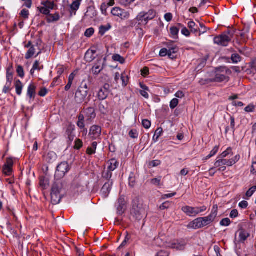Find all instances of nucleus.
Returning <instances> with one entry per match:
<instances>
[{
  "label": "nucleus",
  "mask_w": 256,
  "mask_h": 256,
  "mask_svg": "<svg viewBox=\"0 0 256 256\" xmlns=\"http://www.w3.org/2000/svg\"><path fill=\"white\" fill-rule=\"evenodd\" d=\"M88 94V92L82 90V88H78L74 96V100L77 104L82 103Z\"/></svg>",
  "instance_id": "nucleus-12"
},
{
  "label": "nucleus",
  "mask_w": 256,
  "mask_h": 256,
  "mask_svg": "<svg viewBox=\"0 0 256 256\" xmlns=\"http://www.w3.org/2000/svg\"><path fill=\"white\" fill-rule=\"evenodd\" d=\"M11 84H12V82H6V85L4 86V88L2 90V92L6 94V93L9 92L11 90H12V88H10Z\"/></svg>",
  "instance_id": "nucleus-53"
},
{
  "label": "nucleus",
  "mask_w": 256,
  "mask_h": 256,
  "mask_svg": "<svg viewBox=\"0 0 256 256\" xmlns=\"http://www.w3.org/2000/svg\"><path fill=\"white\" fill-rule=\"evenodd\" d=\"M110 92V85L108 84H105L99 90L98 94V98L100 100L106 99Z\"/></svg>",
  "instance_id": "nucleus-10"
},
{
  "label": "nucleus",
  "mask_w": 256,
  "mask_h": 256,
  "mask_svg": "<svg viewBox=\"0 0 256 256\" xmlns=\"http://www.w3.org/2000/svg\"><path fill=\"white\" fill-rule=\"evenodd\" d=\"M142 211V205L140 203V200L138 198H136L133 200L132 202V214L136 215V218H138L141 214Z\"/></svg>",
  "instance_id": "nucleus-13"
},
{
  "label": "nucleus",
  "mask_w": 256,
  "mask_h": 256,
  "mask_svg": "<svg viewBox=\"0 0 256 256\" xmlns=\"http://www.w3.org/2000/svg\"><path fill=\"white\" fill-rule=\"evenodd\" d=\"M218 212V206L217 204H214L210 214L208 216L198 218L194 220L188 224L187 227L188 228L196 230L209 225L214 220L217 216Z\"/></svg>",
  "instance_id": "nucleus-1"
},
{
  "label": "nucleus",
  "mask_w": 256,
  "mask_h": 256,
  "mask_svg": "<svg viewBox=\"0 0 256 256\" xmlns=\"http://www.w3.org/2000/svg\"><path fill=\"white\" fill-rule=\"evenodd\" d=\"M178 102L179 100L178 99L176 98H173L170 102V108L173 110L176 108L178 106Z\"/></svg>",
  "instance_id": "nucleus-56"
},
{
  "label": "nucleus",
  "mask_w": 256,
  "mask_h": 256,
  "mask_svg": "<svg viewBox=\"0 0 256 256\" xmlns=\"http://www.w3.org/2000/svg\"><path fill=\"white\" fill-rule=\"evenodd\" d=\"M42 4L45 6L50 10L57 8V5L55 4L54 1L46 0L42 2Z\"/></svg>",
  "instance_id": "nucleus-31"
},
{
  "label": "nucleus",
  "mask_w": 256,
  "mask_h": 256,
  "mask_svg": "<svg viewBox=\"0 0 256 256\" xmlns=\"http://www.w3.org/2000/svg\"><path fill=\"white\" fill-rule=\"evenodd\" d=\"M231 60L233 63L236 64L242 60V58L238 54H234L231 56Z\"/></svg>",
  "instance_id": "nucleus-47"
},
{
  "label": "nucleus",
  "mask_w": 256,
  "mask_h": 256,
  "mask_svg": "<svg viewBox=\"0 0 256 256\" xmlns=\"http://www.w3.org/2000/svg\"><path fill=\"white\" fill-rule=\"evenodd\" d=\"M120 78L122 82V86L124 88L126 87L129 82L130 78L126 74V71L124 72L121 74H120L118 72H116L114 73V80L116 84H118Z\"/></svg>",
  "instance_id": "nucleus-7"
},
{
  "label": "nucleus",
  "mask_w": 256,
  "mask_h": 256,
  "mask_svg": "<svg viewBox=\"0 0 256 256\" xmlns=\"http://www.w3.org/2000/svg\"><path fill=\"white\" fill-rule=\"evenodd\" d=\"M74 130V126L70 124L68 126L66 132V134L70 142H72L74 139V135L73 134Z\"/></svg>",
  "instance_id": "nucleus-26"
},
{
  "label": "nucleus",
  "mask_w": 256,
  "mask_h": 256,
  "mask_svg": "<svg viewBox=\"0 0 256 256\" xmlns=\"http://www.w3.org/2000/svg\"><path fill=\"white\" fill-rule=\"evenodd\" d=\"M117 213L118 215H122L126 210V202L124 196H120L116 203Z\"/></svg>",
  "instance_id": "nucleus-11"
},
{
  "label": "nucleus",
  "mask_w": 256,
  "mask_h": 256,
  "mask_svg": "<svg viewBox=\"0 0 256 256\" xmlns=\"http://www.w3.org/2000/svg\"><path fill=\"white\" fill-rule=\"evenodd\" d=\"M256 191V186H253L250 188L246 192V196L248 198L251 197L254 192Z\"/></svg>",
  "instance_id": "nucleus-51"
},
{
  "label": "nucleus",
  "mask_w": 256,
  "mask_h": 256,
  "mask_svg": "<svg viewBox=\"0 0 256 256\" xmlns=\"http://www.w3.org/2000/svg\"><path fill=\"white\" fill-rule=\"evenodd\" d=\"M83 146V142L80 139L77 138L75 140L74 148L78 150L81 148Z\"/></svg>",
  "instance_id": "nucleus-48"
},
{
  "label": "nucleus",
  "mask_w": 256,
  "mask_h": 256,
  "mask_svg": "<svg viewBox=\"0 0 256 256\" xmlns=\"http://www.w3.org/2000/svg\"><path fill=\"white\" fill-rule=\"evenodd\" d=\"M94 32V30L92 28H89L86 30L84 33V35L86 37H90Z\"/></svg>",
  "instance_id": "nucleus-60"
},
{
  "label": "nucleus",
  "mask_w": 256,
  "mask_h": 256,
  "mask_svg": "<svg viewBox=\"0 0 256 256\" xmlns=\"http://www.w3.org/2000/svg\"><path fill=\"white\" fill-rule=\"evenodd\" d=\"M96 51L93 50H88L84 56V60L88 62H92L96 58Z\"/></svg>",
  "instance_id": "nucleus-20"
},
{
  "label": "nucleus",
  "mask_w": 256,
  "mask_h": 256,
  "mask_svg": "<svg viewBox=\"0 0 256 256\" xmlns=\"http://www.w3.org/2000/svg\"><path fill=\"white\" fill-rule=\"evenodd\" d=\"M36 86L34 83H31L28 86L27 96L30 100H34L36 96Z\"/></svg>",
  "instance_id": "nucleus-19"
},
{
  "label": "nucleus",
  "mask_w": 256,
  "mask_h": 256,
  "mask_svg": "<svg viewBox=\"0 0 256 256\" xmlns=\"http://www.w3.org/2000/svg\"><path fill=\"white\" fill-rule=\"evenodd\" d=\"M112 59L115 62H118L123 64L125 62V59L118 54H114L112 56Z\"/></svg>",
  "instance_id": "nucleus-43"
},
{
  "label": "nucleus",
  "mask_w": 256,
  "mask_h": 256,
  "mask_svg": "<svg viewBox=\"0 0 256 256\" xmlns=\"http://www.w3.org/2000/svg\"><path fill=\"white\" fill-rule=\"evenodd\" d=\"M161 164L160 160H154L149 162L148 166L150 168L158 166Z\"/></svg>",
  "instance_id": "nucleus-52"
},
{
  "label": "nucleus",
  "mask_w": 256,
  "mask_h": 256,
  "mask_svg": "<svg viewBox=\"0 0 256 256\" xmlns=\"http://www.w3.org/2000/svg\"><path fill=\"white\" fill-rule=\"evenodd\" d=\"M60 19V16L58 12H56L54 14H50L46 18V22L48 23L54 22H58Z\"/></svg>",
  "instance_id": "nucleus-25"
},
{
  "label": "nucleus",
  "mask_w": 256,
  "mask_h": 256,
  "mask_svg": "<svg viewBox=\"0 0 256 256\" xmlns=\"http://www.w3.org/2000/svg\"><path fill=\"white\" fill-rule=\"evenodd\" d=\"M103 65L102 57H98L94 66L92 68V72L96 75L99 74L104 69Z\"/></svg>",
  "instance_id": "nucleus-16"
},
{
  "label": "nucleus",
  "mask_w": 256,
  "mask_h": 256,
  "mask_svg": "<svg viewBox=\"0 0 256 256\" xmlns=\"http://www.w3.org/2000/svg\"><path fill=\"white\" fill-rule=\"evenodd\" d=\"M6 81L12 82L13 80V66L10 64L6 68Z\"/></svg>",
  "instance_id": "nucleus-29"
},
{
  "label": "nucleus",
  "mask_w": 256,
  "mask_h": 256,
  "mask_svg": "<svg viewBox=\"0 0 256 256\" xmlns=\"http://www.w3.org/2000/svg\"><path fill=\"white\" fill-rule=\"evenodd\" d=\"M80 2H79L74 0L72 2V4L70 5V14L71 16L72 14V12H74V14L75 15L76 14V12L79 9Z\"/></svg>",
  "instance_id": "nucleus-33"
},
{
  "label": "nucleus",
  "mask_w": 256,
  "mask_h": 256,
  "mask_svg": "<svg viewBox=\"0 0 256 256\" xmlns=\"http://www.w3.org/2000/svg\"><path fill=\"white\" fill-rule=\"evenodd\" d=\"M71 167L68 162H62L56 167L55 178L58 180L63 178L70 170Z\"/></svg>",
  "instance_id": "nucleus-5"
},
{
  "label": "nucleus",
  "mask_w": 256,
  "mask_h": 256,
  "mask_svg": "<svg viewBox=\"0 0 256 256\" xmlns=\"http://www.w3.org/2000/svg\"><path fill=\"white\" fill-rule=\"evenodd\" d=\"M78 121L76 123V124L78 126L80 129H84L85 127V124H84V114L81 112L79 115L78 116Z\"/></svg>",
  "instance_id": "nucleus-28"
},
{
  "label": "nucleus",
  "mask_w": 256,
  "mask_h": 256,
  "mask_svg": "<svg viewBox=\"0 0 256 256\" xmlns=\"http://www.w3.org/2000/svg\"><path fill=\"white\" fill-rule=\"evenodd\" d=\"M38 8L41 14L46 15L47 16L50 13V10L45 6H43L42 7H38Z\"/></svg>",
  "instance_id": "nucleus-49"
},
{
  "label": "nucleus",
  "mask_w": 256,
  "mask_h": 256,
  "mask_svg": "<svg viewBox=\"0 0 256 256\" xmlns=\"http://www.w3.org/2000/svg\"><path fill=\"white\" fill-rule=\"evenodd\" d=\"M112 28L110 24H108L106 26H101L99 28V34L104 36L105 33Z\"/></svg>",
  "instance_id": "nucleus-37"
},
{
  "label": "nucleus",
  "mask_w": 256,
  "mask_h": 256,
  "mask_svg": "<svg viewBox=\"0 0 256 256\" xmlns=\"http://www.w3.org/2000/svg\"><path fill=\"white\" fill-rule=\"evenodd\" d=\"M78 88H82V90H83L84 91H86L88 92V85L85 80H83L80 86Z\"/></svg>",
  "instance_id": "nucleus-63"
},
{
  "label": "nucleus",
  "mask_w": 256,
  "mask_h": 256,
  "mask_svg": "<svg viewBox=\"0 0 256 256\" xmlns=\"http://www.w3.org/2000/svg\"><path fill=\"white\" fill-rule=\"evenodd\" d=\"M238 234L239 242H244L250 236V234L244 229L238 230Z\"/></svg>",
  "instance_id": "nucleus-24"
},
{
  "label": "nucleus",
  "mask_w": 256,
  "mask_h": 256,
  "mask_svg": "<svg viewBox=\"0 0 256 256\" xmlns=\"http://www.w3.org/2000/svg\"><path fill=\"white\" fill-rule=\"evenodd\" d=\"M112 175V172L110 171V170L107 169L106 170H104L102 173V177L103 178L106 179V180H110Z\"/></svg>",
  "instance_id": "nucleus-38"
},
{
  "label": "nucleus",
  "mask_w": 256,
  "mask_h": 256,
  "mask_svg": "<svg viewBox=\"0 0 256 256\" xmlns=\"http://www.w3.org/2000/svg\"><path fill=\"white\" fill-rule=\"evenodd\" d=\"M20 16L24 19L28 18L29 11L26 9H23L20 14Z\"/></svg>",
  "instance_id": "nucleus-62"
},
{
  "label": "nucleus",
  "mask_w": 256,
  "mask_h": 256,
  "mask_svg": "<svg viewBox=\"0 0 256 256\" xmlns=\"http://www.w3.org/2000/svg\"><path fill=\"white\" fill-rule=\"evenodd\" d=\"M52 202L54 204H56L60 203L62 196L60 194L51 192Z\"/></svg>",
  "instance_id": "nucleus-27"
},
{
  "label": "nucleus",
  "mask_w": 256,
  "mask_h": 256,
  "mask_svg": "<svg viewBox=\"0 0 256 256\" xmlns=\"http://www.w3.org/2000/svg\"><path fill=\"white\" fill-rule=\"evenodd\" d=\"M149 74V68L148 67H144L141 70V74L143 76H146L148 75Z\"/></svg>",
  "instance_id": "nucleus-64"
},
{
  "label": "nucleus",
  "mask_w": 256,
  "mask_h": 256,
  "mask_svg": "<svg viewBox=\"0 0 256 256\" xmlns=\"http://www.w3.org/2000/svg\"><path fill=\"white\" fill-rule=\"evenodd\" d=\"M232 35L233 34H230V31L228 30L215 36L214 38V42L219 46H227L232 40Z\"/></svg>",
  "instance_id": "nucleus-2"
},
{
  "label": "nucleus",
  "mask_w": 256,
  "mask_h": 256,
  "mask_svg": "<svg viewBox=\"0 0 256 256\" xmlns=\"http://www.w3.org/2000/svg\"><path fill=\"white\" fill-rule=\"evenodd\" d=\"M62 83V80H60V76H57L56 78H55L52 83L51 84V86L52 87H54L56 86H58L60 84Z\"/></svg>",
  "instance_id": "nucleus-54"
},
{
  "label": "nucleus",
  "mask_w": 256,
  "mask_h": 256,
  "mask_svg": "<svg viewBox=\"0 0 256 256\" xmlns=\"http://www.w3.org/2000/svg\"><path fill=\"white\" fill-rule=\"evenodd\" d=\"M230 154H233L232 148L230 147H228L225 151L222 152L219 157L224 158Z\"/></svg>",
  "instance_id": "nucleus-44"
},
{
  "label": "nucleus",
  "mask_w": 256,
  "mask_h": 256,
  "mask_svg": "<svg viewBox=\"0 0 256 256\" xmlns=\"http://www.w3.org/2000/svg\"><path fill=\"white\" fill-rule=\"evenodd\" d=\"M186 242L184 240H175L170 243V247L176 250H184Z\"/></svg>",
  "instance_id": "nucleus-15"
},
{
  "label": "nucleus",
  "mask_w": 256,
  "mask_h": 256,
  "mask_svg": "<svg viewBox=\"0 0 256 256\" xmlns=\"http://www.w3.org/2000/svg\"><path fill=\"white\" fill-rule=\"evenodd\" d=\"M16 72L20 77L22 78H23L24 77V72L23 67L22 66H18L16 68Z\"/></svg>",
  "instance_id": "nucleus-50"
},
{
  "label": "nucleus",
  "mask_w": 256,
  "mask_h": 256,
  "mask_svg": "<svg viewBox=\"0 0 256 256\" xmlns=\"http://www.w3.org/2000/svg\"><path fill=\"white\" fill-rule=\"evenodd\" d=\"M172 202L169 201H166L162 203L160 206V209L161 210H164L169 208L172 205Z\"/></svg>",
  "instance_id": "nucleus-55"
},
{
  "label": "nucleus",
  "mask_w": 256,
  "mask_h": 256,
  "mask_svg": "<svg viewBox=\"0 0 256 256\" xmlns=\"http://www.w3.org/2000/svg\"><path fill=\"white\" fill-rule=\"evenodd\" d=\"M228 77L224 74H221L218 72V69L216 70V73L214 79V81L218 82H222L224 80L228 81Z\"/></svg>",
  "instance_id": "nucleus-21"
},
{
  "label": "nucleus",
  "mask_w": 256,
  "mask_h": 256,
  "mask_svg": "<svg viewBox=\"0 0 256 256\" xmlns=\"http://www.w3.org/2000/svg\"><path fill=\"white\" fill-rule=\"evenodd\" d=\"M170 36L174 39H178L180 29L176 26H172L170 28Z\"/></svg>",
  "instance_id": "nucleus-36"
},
{
  "label": "nucleus",
  "mask_w": 256,
  "mask_h": 256,
  "mask_svg": "<svg viewBox=\"0 0 256 256\" xmlns=\"http://www.w3.org/2000/svg\"><path fill=\"white\" fill-rule=\"evenodd\" d=\"M76 74L74 72H72L68 76V82L67 84L64 87V90L66 91H68L70 90L72 85V84L73 81L76 77Z\"/></svg>",
  "instance_id": "nucleus-32"
},
{
  "label": "nucleus",
  "mask_w": 256,
  "mask_h": 256,
  "mask_svg": "<svg viewBox=\"0 0 256 256\" xmlns=\"http://www.w3.org/2000/svg\"><path fill=\"white\" fill-rule=\"evenodd\" d=\"M142 124L145 128L148 129L151 126V122L147 119L143 120Z\"/></svg>",
  "instance_id": "nucleus-61"
},
{
  "label": "nucleus",
  "mask_w": 256,
  "mask_h": 256,
  "mask_svg": "<svg viewBox=\"0 0 256 256\" xmlns=\"http://www.w3.org/2000/svg\"><path fill=\"white\" fill-rule=\"evenodd\" d=\"M231 223L230 220L228 218H223L220 222V224L222 226H228Z\"/></svg>",
  "instance_id": "nucleus-58"
},
{
  "label": "nucleus",
  "mask_w": 256,
  "mask_h": 256,
  "mask_svg": "<svg viewBox=\"0 0 256 256\" xmlns=\"http://www.w3.org/2000/svg\"><path fill=\"white\" fill-rule=\"evenodd\" d=\"M14 166V160L12 158H6V162L2 168V172L6 176H10L12 172V167Z\"/></svg>",
  "instance_id": "nucleus-9"
},
{
  "label": "nucleus",
  "mask_w": 256,
  "mask_h": 256,
  "mask_svg": "<svg viewBox=\"0 0 256 256\" xmlns=\"http://www.w3.org/2000/svg\"><path fill=\"white\" fill-rule=\"evenodd\" d=\"M112 184V180H108V182L104 184L102 188L101 192L104 198H106L108 196L111 190Z\"/></svg>",
  "instance_id": "nucleus-18"
},
{
  "label": "nucleus",
  "mask_w": 256,
  "mask_h": 256,
  "mask_svg": "<svg viewBox=\"0 0 256 256\" xmlns=\"http://www.w3.org/2000/svg\"><path fill=\"white\" fill-rule=\"evenodd\" d=\"M240 158V154H237L230 160L218 157L216 159L214 165L215 167H219L226 166H232L239 161Z\"/></svg>",
  "instance_id": "nucleus-4"
},
{
  "label": "nucleus",
  "mask_w": 256,
  "mask_h": 256,
  "mask_svg": "<svg viewBox=\"0 0 256 256\" xmlns=\"http://www.w3.org/2000/svg\"><path fill=\"white\" fill-rule=\"evenodd\" d=\"M14 86L16 94L18 96H20L24 87L22 83L20 80H18L15 82Z\"/></svg>",
  "instance_id": "nucleus-30"
},
{
  "label": "nucleus",
  "mask_w": 256,
  "mask_h": 256,
  "mask_svg": "<svg viewBox=\"0 0 256 256\" xmlns=\"http://www.w3.org/2000/svg\"><path fill=\"white\" fill-rule=\"evenodd\" d=\"M87 122L92 121L96 117V110L94 107H88L83 111Z\"/></svg>",
  "instance_id": "nucleus-17"
},
{
  "label": "nucleus",
  "mask_w": 256,
  "mask_h": 256,
  "mask_svg": "<svg viewBox=\"0 0 256 256\" xmlns=\"http://www.w3.org/2000/svg\"><path fill=\"white\" fill-rule=\"evenodd\" d=\"M85 14L86 16H90L92 18L95 16H96V12L94 10V8L93 7H88Z\"/></svg>",
  "instance_id": "nucleus-42"
},
{
  "label": "nucleus",
  "mask_w": 256,
  "mask_h": 256,
  "mask_svg": "<svg viewBox=\"0 0 256 256\" xmlns=\"http://www.w3.org/2000/svg\"><path fill=\"white\" fill-rule=\"evenodd\" d=\"M188 27L190 29L191 32L195 34L199 32L200 28L198 26H196V23L190 20L188 22Z\"/></svg>",
  "instance_id": "nucleus-34"
},
{
  "label": "nucleus",
  "mask_w": 256,
  "mask_h": 256,
  "mask_svg": "<svg viewBox=\"0 0 256 256\" xmlns=\"http://www.w3.org/2000/svg\"><path fill=\"white\" fill-rule=\"evenodd\" d=\"M98 143L94 142L92 143L91 146H88L86 149V153L88 155H92L96 153Z\"/></svg>",
  "instance_id": "nucleus-35"
},
{
  "label": "nucleus",
  "mask_w": 256,
  "mask_h": 256,
  "mask_svg": "<svg viewBox=\"0 0 256 256\" xmlns=\"http://www.w3.org/2000/svg\"><path fill=\"white\" fill-rule=\"evenodd\" d=\"M36 49L34 46H32L30 47L28 51L26 54L25 58L26 60L30 58L35 54Z\"/></svg>",
  "instance_id": "nucleus-39"
},
{
  "label": "nucleus",
  "mask_w": 256,
  "mask_h": 256,
  "mask_svg": "<svg viewBox=\"0 0 256 256\" xmlns=\"http://www.w3.org/2000/svg\"><path fill=\"white\" fill-rule=\"evenodd\" d=\"M72 186L74 189H80L82 188V183L80 180L78 179H74L72 184Z\"/></svg>",
  "instance_id": "nucleus-45"
},
{
  "label": "nucleus",
  "mask_w": 256,
  "mask_h": 256,
  "mask_svg": "<svg viewBox=\"0 0 256 256\" xmlns=\"http://www.w3.org/2000/svg\"><path fill=\"white\" fill-rule=\"evenodd\" d=\"M156 16V12L153 10H150L148 12H142L138 14L136 18L138 24L146 26L148 22L154 19Z\"/></svg>",
  "instance_id": "nucleus-3"
},
{
  "label": "nucleus",
  "mask_w": 256,
  "mask_h": 256,
  "mask_svg": "<svg viewBox=\"0 0 256 256\" xmlns=\"http://www.w3.org/2000/svg\"><path fill=\"white\" fill-rule=\"evenodd\" d=\"M102 133V128L100 126L97 125L92 126L90 129L89 136L92 140H96L98 138Z\"/></svg>",
  "instance_id": "nucleus-14"
},
{
  "label": "nucleus",
  "mask_w": 256,
  "mask_h": 256,
  "mask_svg": "<svg viewBox=\"0 0 256 256\" xmlns=\"http://www.w3.org/2000/svg\"><path fill=\"white\" fill-rule=\"evenodd\" d=\"M219 150V146H215L214 148L211 150L210 154H208L204 159V160H208L211 158L212 157L215 156L217 152H218Z\"/></svg>",
  "instance_id": "nucleus-40"
},
{
  "label": "nucleus",
  "mask_w": 256,
  "mask_h": 256,
  "mask_svg": "<svg viewBox=\"0 0 256 256\" xmlns=\"http://www.w3.org/2000/svg\"><path fill=\"white\" fill-rule=\"evenodd\" d=\"M107 169L110 170V171L113 172L118 168V162L116 159L112 158L107 162Z\"/></svg>",
  "instance_id": "nucleus-23"
},
{
  "label": "nucleus",
  "mask_w": 256,
  "mask_h": 256,
  "mask_svg": "<svg viewBox=\"0 0 256 256\" xmlns=\"http://www.w3.org/2000/svg\"><path fill=\"white\" fill-rule=\"evenodd\" d=\"M255 108L256 106L254 104H250L245 108L244 110L247 112H252L254 111Z\"/></svg>",
  "instance_id": "nucleus-57"
},
{
  "label": "nucleus",
  "mask_w": 256,
  "mask_h": 256,
  "mask_svg": "<svg viewBox=\"0 0 256 256\" xmlns=\"http://www.w3.org/2000/svg\"><path fill=\"white\" fill-rule=\"evenodd\" d=\"M111 13L113 16H118L122 20L128 19L130 16L128 12L118 7L113 8Z\"/></svg>",
  "instance_id": "nucleus-8"
},
{
  "label": "nucleus",
  "mask_w": 256,
  "mask_h": 256,
  "mask_svg": "<svg viewBox=\"0 0 256 256\" xmlns=\"http://www.w3.org/2000/svg\"><path fill=\"white\" fill-rule=\"evenodd\" d=\"M207 208L205 206L200 207L185 206L182 208V211L189 216H195L200 213L205 212Z\"/></svg>",
  "instance_id": "nucleus-6"
},
{
  "label": "nucleus",
  "mask_w": 256,
  "mask_h": 256,
  "mask_svg": "<svg viewBox=\"0 0 256 256\" xmlns=\"http://www.w3.org/2000/svg\"><path fill=\"white\" fill-rule=\"evenodd\" d=\"M129 136L132 138H137L138 136V133L136 130H132L129 132Z\"/></svg>",
  "instance_id": "nucleus-59"
},
{
  "label": "nucleus",
  "mask_w": 256,
  "mask_h": 256,
  "mask_svg": "<svg viewBox=\"0 0 256 256\" xmlns=\"http://www.w3.org/2000/svg\"><path fill=\"white\" fill-rule=\"evenodd\" d=\"M178 48L176 46L170 47L168 50V57L170 58H174V56L173 54H176L178 51Z\"/></svg>",
  "instance_id": "nucleus-41"
},
{
  "label": "nucleus",
  "mask_w": 256,
  "mask_h": 256,
  "mask_svg": "<svg viewBox=\"0 0 256 256\" xmlns=\"http://www.w3.org/2000/svg\"><path fill=\"white\" fill-rule=\"evenodd\" d=\"M63 188V184L61 181L56 180L52 184L51 192L60 194Z\"/></svg>",
  "instance_id": "nucleus-22"
},
{
  "label": "nucleus",
  "mask_w": 256,
  "mask_h": 256,
  "mask_svg": "<svg viewBox=\"0 0 256 256\" xmlns=\"http://www.w3.org/2000/svg\"><path fill=\"white\" fill-rule=\"evenodd\" d=\"M128 180L129 186L132 188H134L136 184V178L133 173H131L130 174V175Z\"/></svg>",
  "instance_id": "nucleus-46"
}]
</instances>
